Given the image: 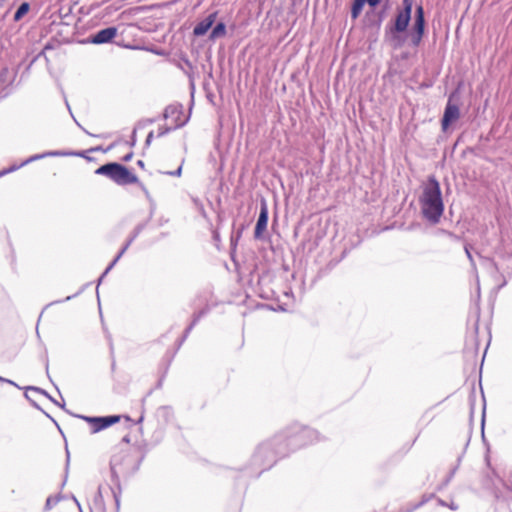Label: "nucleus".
<instances>
[{
  "instance_id": "obj_1",
  "label": "nucleus",
  "mask_w": 512,
  "mask_h": 512,
  "mask_svg": "<svg viewBox=\"0 0 512 512\" xmlns=\"http://www.w3.org/2000/svg\"><path fill=\"white\" fill-rule=\"evenodd\" d=\"M422 214L431 223H438L444 211V204L441 197V189L435 177H430L422 191L420 198Z\"/></svg>"
},
{
  "instance_id": "obj_2",
  "label": "nucleus",
  "mask_w": 512,
  "mask_h": 512,
  "mask_svg": "<svg viewBox=\"0 0 512 512\" xmlns=\"http://www.w3.org/2000/svg\"><path fill=\"white\" fill-rule=\"evenodd\" d=\"M95 174L110 178L117 185L137 184L139 179L136 174L129 171L126 166L118 163H108L95 170Z\"/></svg>"
},
{
  "instance_id": "obj_3",
  "label": "nucleus",
  "mask_w": 512,
  "mask_h": 512,
  "mask_svg": "<svg viewBox=\"0 0 512 512\" xmlns=\"http://www.w3.org/2000/svg\"><path fill=\"white\" fill-rule=\"evenodd\" d=\"M404 7L396 13V19L391 29L392 33L405 32L411 21L413 0H403Z\"/></svg>"
},
{
  "instance_id": "obj_4",
  "label": "nucleus",
  "mask_w": 512,
  "mask_h": 512,
  "mask_svg": "<svg viewBox=\"0 0 512 512\" xmlns=\"http://www.w3.org/2000/svg\"><path fill=\"white\" fill-rule=\"evenodd\" d=\"M425 30V19H424V10L422 5L417 6L415 21L412 27L411 41L412 45L418 46L423 40V34Z\"/></svg>"
},
{
  "instance_id": "obj_5",
  "label": "nucleus",
  "mask_w": 512,
  "mask_h": 512,
  "mask_svg": "<svg viewBox=\"0 0 512 512\" xmlns=\"http://www.w3.org/2000/svg\"><path fill=\"white\" fill-rule=\"evenodd\" d=\"M122 416H107V417H83L89 425H91L92 432L96 433L106 429L115 423H118Z\"/></svg>"
},
{
  "instance_id": "obj_6",
  "label": "nucleus",
  "mask_w": 512,
  "mask_h": 512,
  "mask_svg": "<svg viewBox=\"0 0 512 512\" xmlns=\"http://www.w3.org/2000/svg\"><path fill=\"white\" fill-rule=\"evenodd\" d=\"M460 117V110L456 103L451 101V97L448 99L443 118L441 120V128L446 131L451 123L457 121Z\"/></svg>"
},
{
  "instance_id": "obj_7",
  "label": "nucleus",
  "mask_w": 512,
  "mask_h": 512,
  "mask_svg": "<svg viewBox=\"0 0 512 512\" xmlns=\"http://www.w3.org/2000/svg\"><path fill=\"white\" fill-rule=\"evenodd\" d=\"M186 120L178 121L173 127H169L167 125L160 126L156 131H150L148 136L146 137L145 143L147 146L151 145V142L154 138H162L163 136L167 135V133L170 132L172 129L179 128L184 125Z\"/></svg>"
},
{
  "instance_id": "obj_8",
  "label": "nucleus",
  "mask_w": 512,
  "mask_h": 512,
  "mask_svg": "<svg viewBox=\"0 0 512 512\" xmlns=\"http://www.w3.org/2000/svg\"><path fill=\"white\" fill-rule=\"evenodd\" d=\"M117 32L115 26L100 30L92 36V43L101 44L111 42L117 35Z\"/></svg>"
},
{
  "instance_id": "obj_9",
  "label": "nucleus",
  "mask_w": 512,
  "mask_h": 512,
  "mask_svg": "<svg viewBox=\"0 0 512 512\" xmlns=\"http://www.w3.org/2000/svg\"><path fill=\"white\" fill-rule=\"evenodd\" d=\"M267 222H268V209L266 204H263L260 209V214L258 216L256 227H255V237L260 238L262 237L263 233L267 229Z\"/></svg>"
},
{
  "instance_id": "obj_10",
  "label": "nucleus",
  "mask_w": 512,
  "mask_h": 512,
  "mask_svg": "<svg viewBox=\"0 0 512 512\" xmlns=\"http://www.w3.org/2000/svg\"><path fill=\"white\" fill-rule=\"evenodd\" d=\"M216 16H217L216 12L211 13L210 15H208L206 17V19L197 23L193 30L194 35L201 36V35H204L208 30H210L213 23L216 20Z\"/></svg>"
},
{
  "instance_id": "obj_11",
  "label": "nucleus",
  "mask_w": 512,
  "mask_h": 512,
  "mask_svg": "<svg viewBox=\"0 0 512 512\" xmlns=\"http://www.w3.org/2000/svg\"><path fill=\"white\" fill-rule=\"evenodd\" d=\"M226 34V26L223 22H220L215 25L213 31L210 34V39H216V37H221Z\"/></svg>"
},
{
  "instance_id": "obj_12",
  "label": "nucleus",
  "mask_w": 512,
  "mask_h": 512,
  "mask_svg": "<svg viewBox=\"0 0 512 512\" xmlns=\"http://www.w3.org/2000/svg\"><path fill=\"white\" fill-rule=\"evenodd\" d=\"M365 4L364 0H354L352 3V19H357L361 14L362 7Z\"/></svg>"
},
{
  "instance_id": "obj_13",
  "label": "nucleus",
  "mask_w": 512,
  "mask_h": 512,
  "mask_svg": "<svg viewBox=\"0 0 512 512\" xmlns=\"http://www.w3.org/2000/svg\"><path fill=\"white\" fill-rule=\"evenodd\" d=\"M30 9V5L26 2L22 3L17 11L14 13V21H19L22 19L23 15L28 13Z\"/></svg>"
},
{
  "instance_id": "obj_14",
  "label": "nucleus",
  "mask_w": 512,
  "mask_h": 512,
  "mask_svg": "<svg viewBox=\"0 0 512 512\" xmlns=\"http://www.w3.org/2000/svg\"><path fill=\"white\" fill-rule=\"evenodd\" d=\"M58 501H59L58 496H49L46 500L45 508L51 509L53 506L57 505Z\"/></svg>"
},
{
  "instance_id": "obj_15",
  "label": "nucleus",
  "mask_w": 512,
  "mask_h": 512,
  "mask_svg": "<svg viewBox=\"0 0 512 512\" xmlns=\"http://www.w3.org/2000/svg\"><path fill=\"white\" fill-rule=\"evenodd\" d=\"M392 42L393 46L397 49V47H400L402 45V41L399 36L393 34L392 35Z\"/></svg>"
},
{
  "instance_id": "obj_16",
  "label": "nucleus",
  "mask_w": 512,
  "mask_h": 512,
  "mask_svg": "<svg viewBox=\"0 0 512 512\" xmlns=\"http://www.w3.org/2000/svg\"><path fill=\"white\" fill-rule=\"evenodd\" d=\"M365 3L367 2L370 6L375 7L379 5L381 0H364Z\"/></svg>"
},
{
  "instance_id": "obj_17",
  "label": "nucleus",
  "mask_w": 512,
  "mask_h": 512,
  "mask_svg": "<svg viewBox=\"0 0 512 512\" xmlns=\"http://www.w3.org/2000/svg\"><path fill=\"white\" fill-rule=\"evenodd\" d=\"M14 169H16V167L2 169V176L12 173V171H14Z\"/></svg>"
},
{
  "instance_id": "obj_18",
  "label": "nucleus",
  "mask_w": 512,
  "mask_h": 512,
  "mask_svg": "<svg viewBox=\"0 0 512 512\" xmlns=\"http://www.w3.org/2000/svg\"><path fill=\"white\" fill-rule=\"evenodd\" d=\"M169 113H171L172 115H174V113H179V112H178V110H176V109L166 110V111H165V113H164L165 118H168V117H169Z\"/></svg>"
},
{
  "instance_id": "obj_19",
  "label": "nucleus",
  "mask_w": 512,
  "mask_h": 512,
  "mask_svg": "<svg viewBox=\"0 0 512 512\" xmlns=\"http://www.w3.org/2000/svg\"><path fill=\"white\" fill-rule=\"evenodd\" d=\"M132 157H133L132 152H129L126 156H124V157H123V160H124V161H128V160H130Z\"/></svg>"
},
{
  "instance_id": "obj_20",
  "label": "nucleus",
  "mask_w": 512,
  "mask_h": 512,
  "mask_svg": "<svg viewBox=\"0 0 512 512\" xmlns=\"http://www.w3.org/2000/svg\"><path fill=\"white\" fill-rule=\"evenodd\" d=\"M137 165H138L140 168H142V169H144V168H145V163H144V161H143V160H138V161H137Z\"/></svg>"
},
{
  "instance_id": "obj_21",
  "label": "nucleus",
  "mask_w": 512,
  "mask_h": 512,
  "mask_svg": "<svg viewBox=\"0 0 512 512\" xmlns=\"http://www.w3.org/2000/svg\"><path fill=\"white\" fill-rule=\"evenodd\" d=\"M7 442L8 443H12L13 442V437L11 435H7Z\"/></svg>"
},
{
  "instance_id": "obj_22",
  "label": "nucleus",
  "mask_w": 512,
  "mask_h": 512,
  "mask_svg": "<svg viewBox=\"0 0 512 512\" xmlns=\"http://www.w3.org/2000/svg\"><path fill=\"white\" fill-rule=\"evenodd\" d=\"M465 252L466 254L468 255L469 258H472V255L471 253L469 252L468 248H465Z\"/></svg>"
},
{
  "instance_id": "obj_23",
  "label": "nucleus",
  "mask_w": 512,
  "mask_h": 512,
  "mask_svg": "<svg viewBox=\"0 0 512 512\" xmlns=\"http://www.w3.org/2000/svg\"><path fill=\"white\" fill-rule=\"evenodd\" d=\"M124 441L129 442V438L126 436L123 438Z\"/></svg>"
},
{
  "instance_id": "obj_24",
  "label": "nucleus",
  "mask_w": 512,
  "mask_h": 512,
  "mask_svg": "<svg viewBox=\"0 0 512 512\" xmlns=\"http://www.w3.org/2000/svg\"><path fill=\"white\" fill-rule=\"evenodd\" d=\"M180 171H181V168H178V171H177L176 175L179 176L180 175Z\"/></svg>"
},
{
  "instance_id": "obj_25",
  "label": "nucleus",
  "mask_w": 512,
  "mask_h": 512,
  "mask_svg": "<svg viewBox=\"0 0 512 512\" xmlns=\"http://www.w3.org/2000/svg\"><path fill=\"white\" fill-rule=\"evenodd\" d=\"M124 418H125L126 420H128V421H130V420H131V419H130V417H128V416H124Z\"/></svg>"
}]
</instances>
